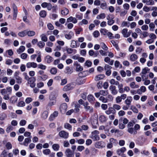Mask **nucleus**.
Returning a JSON list of instances; mask_svg holds the SVG:
<instances>
[{"label": "nucleus", "mask_w": 157, "mask_h": 157, "mask_svg": "<svg viewBox=\"0 0 157 157\" xmlns=\"http://www.w3.org/2000/svg\"><path fill=\"white\" fill-rule=\"evenodd\" d=\"M99 132L97 130H94L91 132V134L90 136L94 141L99 140H100V137L98 134Z\"/></svg>", "instance_id": "nucleus-1"}, {"label": "nucleus", "mask_w": 157, "mask_h": 157, "mask_svg": "<svg viewBox=\"0 0 157 157\" xmlns=\"http://www.w3.org/2000/svg\"><path fill=\"white\" fill-rule=\"evenodd\" d=\"M118 143L116 140L113 138H111L109 139V143L107 144V147L108 148L110 149L113 147V145L116 146Z\"/></svg>", "instance_id": "nucleus-2"}, {"label": "nucleus", "mask_w": 157, "mask_h": 157, "mask_svg": "<svg viewBox=\"0 0 157 157\" xmlns=\"http://www.w3.org/2000/svg\"><path fill=\"white\" fill-rule=\"evenodd\" d=\"M1 93L3 97V99L5 100H8L10 99L9 95V94L7 93L5 89H3L1 90Z\"/></svg>", "instance_id": "nucleus-3"}, {"label": "nucleus", "mask_w": 157, "mask_h": 157, "mask_svg": "<svg viewBox=\"0 0 157 157\" xmlns=\"http://www.w3.org/2000/svg\"><path fill=\"white\" fill-rule=\"evenodd\" d=\"M126 149L125 147H122L117 150V153L119 155L122 156V157H125L124 153L126 151Z\"/></svg>", "instance_id": "nucleus-4"}, {"label": "nucleus", "mask_w": 157, "mask_h": 157, "mask_svg": "<svg viewBox=\"0 0 157 157\" xmlns=\"http://www.w3.org/2000/svg\"><path fill=\"white\" fill-rule=\"evenodd\" d=\"M105 143L102 141L97 142L94 144L95 147L98 148H103L105 147Z\"/></svg>", "instance_id": "nucleus-5"}, {"label": "nucleus", "mask_w": 157, "mask_h": 157, "mask_svg": "<svg viewBox=\"0 0 157 157\" xmlns=\"http://www.w3.org/2000/svg\"><path fill=\"white\" fill-rule=\"evenodd\" d=\"M59 135L61 138L64 139H67L68 137L69 134L65 131L62 130L59 132Z\"/></svg>", "instance_id": "nucleus-6"}, {"label": "nucleus", "mask_w": 157, "mask_h": 157, "mask_svg": "<svg viewBox=\"0 0 157 157\" xmlns=\"http://www.w3.org/2000/svg\"><path fill=\"white\" fill-rule=\"evenodd\" d=\"M128 29L126 28L122 30L121 33L124 37H128L130 35L131 33V31H129V32H128Z\"/></svg>", "instance_id": "nucleus-7"}, {"label": "nucleus", "mask_w": 157, "mask_h": 157, "mask_svg": "<svg viewBox=\"0 0 157 157\" xmlns=\"http://www.w3.org/2000/svg\"><path fill=\"white\" fill-rule=\"evenodd\" d=\"M28 80V83L30 84V86L32 88H34L36 85L35 83V79L34 78H30Z\"/></svg>", "instance_id": "nucleus-8"}, {"label": "nucleus", "mask_w": 157, "mask_h": 157, "mask_svg": "<svg viewBox=\"0 0 157 157\" xmlns=\"http://www.w3.org/2000/svg\"><path fill=\"white\" fill-rule=\"evenodd\" d=\"M109 90L111 91V93L113 95H116L117 94L118 91L116 89V86L113 85H111L109 87Z\"/></svg>", "instance_id": "nucleus-9"}, {"label": "nucleus", "mask_w": 157, "mask_h": 157, "mask_svg": "<svg viewBox=\"0 0 157 157\" xmlns=\"http://www.w3.org/2000/svg\"><path fill=\"white\" fill-rule=\"evenodd\" d=\"M41 6L43 8H47V9L50 10L52 7V4L50 3L44 2L41 4Z\"/></svg>", "instance_id": "nucleus-10"}, {"label": "nucleus", "mask_w": 157, "mask_h": 157, "mask_svg": "<svg viewBox=\"0 0 157 157\" xmlns=\"http://www.w3.org/2000/svg\"><path fill=\"white\" fill-rule=\"evenodd\" d=\"M26 66L28 68L31 67L36 68L37 67V65L36 63L34 62H30L26 63Z\"/></svg>", "instance_id": "nucleus-11"}, {"label": "nucleus", "mask_w": 157, "mask_h": 157, "mask_svg": "<svg viewBox=\"0 0 157 157\" xmlns=\"http://www.w3.org/2000/svg\"><path fill=\"white\" fill-rule=\"evenodd\" d=\"M65 154L67 157H73V153L69 148L67 149L65 151Z\"/></svg>", "instance_id": "nucleus-12"}, {"label": "nucleus", "mask_w": 157, "mask_h": 157, "mask_svg": "<svg viewBox=\"0 0 157 157\" xmlns=\"http://www.w3.org/2000/svg\"><path fill=\"white\" fill-rule=\"evenodd\" d=\"M67 108V105L66 103H64L62 104L60 107V109L62 113L65 112Z\"/></svg>", "instance_id": "nucleus-13"}, {"label": "nucleus", "mask_w": 157, "mask_h": 157, "mask_svg": "<svg viewBox=\"0 0 157 157\" xmlns=\"http://www.w3.org/2000/svg\"><path fill=\"white\" fill-rule=\"evenodd\" d=\"M67 23L72 22L74 24H75L77 23V20L76 18L71 16L67 19Z\"/></svg>", "instance_id": "nucleus-14"}, {"label": "nucleus", "mask_w": 157, "mask_h": 157, "mask_svg": "<svg viewBox=\"0 0 157 157\" xmlns=\"http://www.w3.org/2000/svg\"><path fill=\"white\" fill-rule=\"evenodd\" d=\"M13 19L15 20L16 18L17 14V8L15 4H13Z\"/></svg>", "instance_id": "nucleus-15"}, {"label": "nucleus", "mask_w": 157, "mask_h": 157, "mask_svg": "<svg viewBox=\"0 0 157 157\" xmlns=\"http://www.w3.org/2000/svg\"><path fill=\"white\" fill-rule=\"evenodd\" d=\"M146 90V87L144 86H141L140 88L137 90V93L139 94H141L145 92Z\"/></svg>", "instance_id": "nucleus-16"}, {"label": "nucleus", "mask_w": 157, "mask_h": 157, "mask_svg": "<svg viewBox=\"0 0 157 157\" xmlns=\"http://www.w3.org/2000/svg\"><path fill=\"white\" fill-rule=\"evenodd\" d=\"M58 112L57 111H54L52 114H51L49 117V119L50 121H52L54 119L58 116Z\"/></svg>", "instance_id": "nucleus-17"}, {"label": "nucleus", "mask_w": 157, "mask_h": 157, "mask_svg": "<svg viewBox=\"0 0 157 157\" xmlns=\"http://www.w3.org/2000/svg\"><path fill=\"white\" fill-rule=\"evenodd\" d=\"M132 100V98L131 96H128L127 99L125 100L124 102L126 105L130 106Z\"/></svg>", "instance_id": "nucleus-18"}, {"label": "nucleus", "mask_w": 157, "mask_h": 157, "mask_svg": "<svg viewBox=\"0 0 157 157\" xmlns=\"http://www.w3.org/2000/svg\"><path fill=\"white\" fill-rule=\"evenodd\" d=\"M31 137H30L25 138L23 142V144L25 146H28V144L31 141Z\"/></svg>", "instance_id": "nucleus-19"}, {"label": "nucleus", "mask_w": 157, "mask_h": 157, "mask_svg": "<svg viewBox=\"0 0 157 157\" xmlns=\"http://www.w3.org/2000/svg\"><path fill=\"white\" fill-rule=\"evenodd\" d=\"M69 10L66 8H64L61 10V14L63 16H66L69 13Z\"/></svg>", "instance_id": "nucleus-20"}, {"label": "nucleus", "mask_w": 157, "mask_h": 157, "mask_svg": "<svg viewBox=\"0 0 157 157\" xmlns=\"http://www.w3.org/2000/svg\"><path fill=\"white\" fill-rule=\"evenodd\" d=\"M76 66V70L78 71H82L83 70L82 67L77 62H75L74 64Z\"/></svg>", "instance_id": "nucleus-21"}, {"label": "nucleus", "mask_w": 157, "mask_h": 157, "mask_svg": "<svg viewBox=\"0 0 157 157\" xmlns=\"http://www.w3.org/2000/svg\"><path fill=\"white\" fill-rule=\"evenodd\" d=\"M18 100V98L17 96H12L10 99V102L12 104H14L17 102Z\"/></svg>", "instance_id": "nucleus-22"}, {"label": "nucleus", "mask_w": 157, "mask_h": 157, "mask_svg": "<svg viewBox=\"0 0 157 157\" xmlns=\"http://www.w3.org/2000/svg\"><path fill=\"white\" fill-rule=\"evenodd\" d=\"M105 77L104 74H100L96 75L94 78V80L96 81H98L103 79Z\"/></svg>", "instance_id": "nucleus-23"}, {"label": "nucleus", "mask_w": 157, "mask_h": 157, "mask_svg": "<svg viewBox=\"0 0 157 157\" xmlns=\"http://www.w3.org/2000/svg\"><path fill=\"white\" fill-rule=\"evenodd\" d=\"M105 113L107 115H109L111 113L114 114L115 113V110L113 109L112 107H109L108 109L105 111Z\"/></svg>", "instance_id": "nucleus-24"}, {"label": "nucleus", "mask_w": 157, "mask_h": 157, "mask_svg": "<svg viewBox=\"0 0 157 157\" xmlns=\"http://www.w3.org/2000/svg\"><path fill=\"white\" fill-rule=\"evenodd\" d=\"M48 115V112L47 110H45L42 113L41 117L44 119L45 120L47 119Z\"/></svg>", "instance_id": "nucleus-25"}, {"label": "nucleus", "mask_w": 157, "mask_h": 157, "mask_svg": "<svg viewBox=\"0 0 157 157\" xmlns=\"http://www.w3.org/2000/svg\"><path fill=\"white\" fill-rule=\"evenodd\" d=\"M57 95L54 93H52L49 97V99L50 101H56Z\"/></svg>", "instance_id": "nucleus-26"}, {"label": "nucleus", "mask_w": 157, "mask_h": 157, "mask_svg": "<svg viewBox=\"0 0 157 157\" xmlns=\"http://www.w3.org/2000/svg\"><path fill=\"white\" fill-rule=\"evenodd\" d=\"M25 47L24 46H21L19 48L17 49V52L18 54H20L21 53L24 52L25 50Z\"/></svg>", "instance_id": "nucleus-27"}, {"label": "nucleus", "mask_w": 157, "mask_h": 157, "mask_svg": "<svg viewBox=\"0 0 157 157\" xmlns=\"http://www.w3.org/2000/svg\"><path fill=\"white\" fill-rule=\"evenodd\" d=\"M130 86L132 89H137L139 87V86L138 84H136L134 82H132L130 83L129 84Z\"/></svg>", "instance_id": "nucleus-28"}, {"label": "nucleus", "mask_w": 157, "mask_h": 157, "mask_svg": "<svg viewBox=\"0 0 157 157\" xmlns=\"http://www.w3.org/2000/svg\"><path fill=\"white\" fill-rule=\"evenodd\" d=\"M36 33L33 30H27V35L29 37H32L35 35Z\"/></svg>", "instance_id": "nucleus-29"}, {"label": "nucleus", "mask_w": 157, "mask_h": 157, "mask_svg": "<svg viewBox=\"0 0 157 157\" xmlns=\"http://www.w3.org/2000/svg\"><path fill=\"white\" fill-rule=\"evenodd\" d=\"M137 55L134 54H132L130 57V59L132 61H134L138 59Z\"/></svg>", "instance_id": "nucleus-30"}, {"label": "nucleus", "mask_w": 157, "mask_h": 157, "mask_svg": "<svg viewBox=\"0 0 157 157\" xmlns=\"http://www.w3.org/2000/svg\"><path fill=\"white\" fill-rule=\"evenodd\" d=\"M74 35V33L72 32H70L69 33L66 34L65 35L66 38L68 40L70 39L72 36Z\"/></svg>", "instance_id": "nucleus-31"}, {"label": "nucleus", "mask_w": 157, "mask_h": 157, "mask_svg": "<svg viewBox=\"0 0 157 157\" xmlns=\"http://www.w3.org/2000/svg\"><path fill=\"white\" fill-rule=\"evenodd\" d=\"M65 50L68 54H72L74 51L75 52L76 51V50H74L71 48H68L67 47L65 48Z\"/></svg>", "instance_id": "nucleus-32"}, {"label": "nucleus", "mask_w": 157, "mask_h": 157, "mask_svg": "<svg viewBox=\"0 0 157 157\" xmlns=\"http://www.w3.org/2000/svg\"><path fill=\"white\" fill-rule=\"evenodd\" d=\"M45 60L48 63H49L52 61L53 58L50 56L48 55L46 56Z\"/></svg>", "instance_id": "nucleus-33"}, {"label": "nucleus", "mask_w": 157, "mask_h": 157, "mask_svg": "<svg viewBox=\"0 0 157 157\" xmlns=\"http://www.w3.org/2000/svg\"><path fill=\"white\" fill-rule=\"evenodd\" d=\"M41 40L44 42H46L48 40V38L46 35L44 34H42L40 35Z\"/></svg>", "instance_id": "nucleus-34"}, {"label": "nucleus", "mask_w": 157, "mask_h": 157, "mask_svg": "<svg viewBox=\"0 0 157 157\" xmlns=\"http://www.w3.org/2000/svg\"><path fill=\"white\" fill-rule=\"evenodd\" d=\"M18 35L21 37H23L27 35V30H24L18 33Z\"/></svg>", "instance_id": "nucleus-35"}, {"label": "nucleus", "mask_w": 157, "mask_h": 157, "mask_svg": "<svg viewBox=\"0 0 157 157\" xmlns=\"http://www.w3.org/2000/svg\"><path fill=\"white\" fill-rule=\"evenodd\" d=\"M70 84H68L66 86H64L63 89V91H66L70 90L72 89V87Z\"/></svg>", "instance_id": "nucleus-36"}, {"label": "nucleus", "mask_w": 157, "mask_h": 157, "mask_svg": "<svg viewBox=\"0 0 157 157\" xmlns=\"http://www.w3.org/2000/svg\"><path fill=\"white\" fill-rule=\"evenodd\" d=\"M39 15L41 17L44 18L47 15V12L45 11L42 10L40 12Z\"/></svg>", "instance_id": "nucleus-37"}, {"label": "nucleus", "mask_w": 157, "mask_h": 157, "mask_svg": "<svg viewBox=\"0 0 157 157\" xmlns=\"http://www.w3.org/2000/svg\"><path fill=\"white\" fill-rule=\"evenodd\" d=\"M65 72L67 74H71L72 73V71L69 67H67L65 68Z\"/></svg>", "instance_id": "nucleus-38"}, {"label": "nucleus", "mask_w": 157, "mask_h": 157, "mask_svg": "<svg viewBox=\"0 0 157 157\" xmlns=\"http://www.w3.org/2000/svg\"><path fill=\"white\" fill-rule=\"evenodd\" d=\"M105 17V13H101L99 15H98L97 17L96 18L97 19H103Z\"/></svg>", "instance_id": "nucleus-39"}, {"label": "nucleus", "mask_w": 157, "mask_h": 157, "mask_svg": "<svg viewBox=\"0 0 157 157\" xmlns=\"http://www.w3.org/2000/svg\"><path fill=\"white\" fill-rule=\"evenodd\" d=\"M52 148L55 151H58L59 148V146L58 144H54L52 146Z\"/></svg>", "instance_id": "nucleus-40"}, {"label": "nucleus", "mask_w": 157, "mask_h": 157, "mask_svg": "<svg viewBox=\"0 0 157 157\" xmlns=\"http://www.w3.org/2000/svg\"><path fill=\"white\" fill-rule=\"evenodd\" d=\"M100 45L101 48L105 51L108 49V48L105 44L103 42H101L100 44Z\"/></svg>", "instance_id": "nucleus-41"}, {"label": "nucleus", "mask_w": 157, "mask_h": 157, "mask_svg": "<svg viewBox=\"0 0 157 157\" xmlns=\"http://www.w3.org/2000/svg\"><path fill=\"white\" fill-rule=\"evenodd\" d=\"M87 99L90 102L93 101L95 100V98L94 96L91 95H89L87 97Z\"/></svg>", "instance_id": "nucleus-42"}, {"label": "nucleus", "mask_w": 157, "mask_h": 157, "mask_svg": "<svg viewBox=\"0 0 157 157\" xmlns=\"http://www.w3.org/2000/svg\"><path fill=\"white\" fill-rule=\"evenodd\" d=\"M64 127L65 128L68 129L70 130L72 129V126L69 124L66 123L64 124Z\"/></svg>", "instance_id": "nucleus-43"}, {"label": "nucleus", "mask_w": 157, "mask_h": 157, "mask_svg": "<svg viewBox=\"0 0 157 157\" xmlns=\"http://www.w3.org/2000/svg\"><path fill=\"white\" fill-rule=\"evenodd\" d=\"M37 45L40 48H43L45 46V43L42 41H40L38 43Z\"/></svg>", "instance_id": "nucleus-44"}, {"label": "nucleus", "mask_w": 157, "mask_h": 157, "mask_svg": "<svg viewBox=\"0 0 157 157\" xmlns=\"http://www.w3.org/2000/svg\"><path fill=\"white\" fill-rule=\"evenodd\" d=\"M112 108H113V109H114V110L116 109L117 110H118L121 109V107L119 105L116 104H115L113 105Z\"/></svg>", "instance_id": "nucleus-45"}, {"label": "nucleus", "mask_w": 157, "mask_h": 157, "mask_svg": "<svg viewBox=\"0 0 157 157\" xmlns=\"http://www.w3.org/2000/svg\"><path fill=\"white\" fill-rule=\"evenodd\" d=\"M74 40H72L71 41V47L72 48H76L77 47V42Z\"/></svg>", "instance_id": "nucleus-46"}, {"label": "nucleus", "mask_w": 157, "mask_h": 157, "mask_svg": "<svg viewBox=\"0 0 157 157\" xmlns=\"http://www.w3.org/2000/svg\"><path fill=\"white\" fill-rule=\"evenodd\" d=\"M99 91L101 95H102L104 96H106L108 94L107 90H101Z\"/></svg>", "instance_id": "nucleus-47"}, {"label": "nucleus", "mask_w": 157, "mask_h": 157, "mask_svg": "<svg viewBox=\"0 0 157 157\" xmlns=\"http://www.w3.org/2000/svg\"><path fill=\"white\" fill-rule=\"evenodd\" d=\"M86 111L90 113H91L93 112V107L89 106L85 109Z\"/></svg>", "instance_id": "nucleus-48"}, {"label": "nucleus", "mask_w": 157, "mask_h": 157, "mask_svg": "<svg viewBox=\"0 0 157 157\" xmlns=\"http://www.w3.org/2000/svg\"><path fill=\"white\" fill-rule=\"evenodd\" d=\"M5 146L6 149L8 150H10L12 149V146L11 144L9 142H8L6 144Z\"/></svg>", "instance_id": "nucleus-49"}, {"label": "nucleus", "mask_w": 157, "mask_h": 157, "mask_svg": "<svg viewBox=\"0 0 157 157\" xmlns=\"http://www.w3.org/2000/svg\"><path fill=\"white\" fill-rule=\"evenodd\" d=\"M88 23V21L85 19H83L79 23L80 25H82L83 24L87 25Z\"/></svg>", "instance_id": "nucleus-50"}, {"label": "nucleus", "mask_w": 157, "mask_h": 157, "mask_svg": "<svg viewBox=\"0 0 157 157\" xmlns=\"http://www.w3.org/2000/svg\"><path fill=\"white\" fill-rule=\"evenodd\" d=\"M99 120L101 122H104L106 121V119L104 115H101L99 117Z\"/></svg>", "instance_id": "nucleus-51"}, {"label": "nucleus", "mask_w": 157, "mask_h": 157, "mask_svg": "<svg viewBox=\"0 0 157 157\" xmlns=\"http://www.w3.org/2000/svg\"><path fill=\"white\" fill-rule=\"evenodd\" d=\"M50 72L51 74L55 75L57 72V69L55 67L52 68L50 70Z\"/></svg>", "instance_id": "nucleus-52"}, {"label": "nucleus", "mask_w": 157, "mask_h": 157, "mask_svg": "<svg viewBox=\"0 0 157 157\" xmlns=\"http://www.w3.org/2000/svg\"><path fill=\"white\" fill-rule=\"evenodd\" d=\"M130 109H131L134 113H137L138 112V110L137 108L134 106H131Z\"/></svg>", "instance_id": "nucleus-53"}, {"label": "nucleus", "mask_w": 157, "mask_h": 157, "mask_svg": "<svg viewBox=\"0 0 157 157\" xmlns=\"http://www.w3.org/2000/svg\"><path fill=\"white\" fill-rule=\"evenodd\" d=\"M89 54L90 56H93L94 55L95 56H97L98 55V53H94V51L93 50H90L89 52Z\"/></svg>", "instance_id": "nucleus-54"}, {"label": "nucleus", "mask_w": 157, "mask_h": 157, "mask_svg": "<svg viewBox=\"0 0 157 157\" xmlns=\"http://www.w3.org/2000/svg\"><path fill=\"white\" fill-rule=\"evenodd\" d=\"M6 117V114L4 113H0V120H4Z\"/></svg>", "instance_id": "nucleus-55"}, {"label": "nucleus", "mask_w": 157, "mask_h": 157, "mask_svg": "<svg viewBox=\"0 0 157 157\" xmlns=\"http://www.w3.org/2000/svg\"><path fill=\"white\" fill-rule=\"evenodd\" d=\"M16 82L19 84H21L22 82V78L19 76H17L15 78Z\"/></svg>", "instance_id": "nucleus-56"}, {"label": "nucleus", "mask_w": 157, "mask_h": 157, "mask_svg": "<svg viewBox=\"0 0 157 157\" xmlns=\"http://www.w3.org/2000/svg\"><path fill=\"white\" fill-rule=\"evenodd\" d=\"M149 70L150 69L148 67H145L142 69L141 74H146L147 73V71Z\"/></svg>", "instance_id": "nucleus-57"}, {"label": "nucleus", "mask_w": 157, "mask_h": 157, "mask_svg": "<svg viewBox=\"0 0 157 157\" xmlns=\"http://www.w3.org/2000/svg\"><path fill=\"white\" fill-rule=\"evenodd\" d=\"M84 73V72H81L79 73L78 76L79 77L77 79V81L78 82L81 79L83 78H84L85 76H83L82 75L83 73Z\"/></svg>", "instance_id": "nucleus-58"}, {"label": "nucleus", "mask_w": 157, "mask_h": 157, "mask_svg": "<svg viewBox=\"0 0 157 157\" xmlns=\"http://www.w3.org/2000/svg\"><path fill=\"white\" fill-rule=\"evenodd\" d=\"M38 68L42 70H45L46 68V66L41 64L38 65Z\"/></svg>", "instance_id": "nucleus-59"}, {"label": "nucleus", "mask_w": 157, "mask_h": 157, "mask_svg": "<svg viewBox=\"0 0 157 157\" xmlns=\"http://www.w3.org/2000/svg\"><path fill=\"white\" fill-rule=\"evenodd\" d=\"M107 6V4L106 2H103L100 4V7L102 9H105Z\"/></svg>", "instance_id": "nucleus-60"}, {"label": "nucleus", "mask_w": 157, "mask_h": 157, "mask_svg": "<svg viewBox=\"0 0 157 157\" xmlns=\"http://www.w3.org/2000/svg\"><path fill=\"white\" fill-rule=\"evenodd\" d=\"M100 33L102 34L106 35L108 32V31L105 29H101L100 30Z\"/></svg>", "instance_id": "nucleus-61"}, {"label": "nucleus", "mask_w": 157, "mask_h": 157, "mask_svg": "<svg viewBox=\"0 0 157 157\" xmlns=\"http://www.w3.org/2000/svg\"><path fill=\"white\" fill-rule=\"evenodd\" d=\"M50 150L49 149H47L44 150L43 151V153L45 155H48L50 153Z\"/></svg>", "instance_id": "nucleus-62"}, {"label": "nucleus", "mask_w": 157, "mask_h": 157, "mask_svg": "<svg viewBox=\"0 0 157 157\" xmlns=\"http://www.w3.org/2000/svg\"><path fill=\"white\" fill-rule=\"evenodd\" d=\"M28 55L26 53H23L21 55V58L23 59H25L27 57Z\"/></svg>", "instance_id": "nucleus-63"}, {"label": "nucleus", "mask_w": 157, "mask_h": 157, "mask_svg": "<svg viewBox=\"0 0 157 157\" xmlns=\"http://www.w3.org/2000/svg\"><path fill=\"white\" fill-rule=\"evenodd\" d=\"M99 99L103 102L106 103L107 102V99L103 96H101Z\"/></svg>", "instance_id": "nucleus-64"}]
</instances>
